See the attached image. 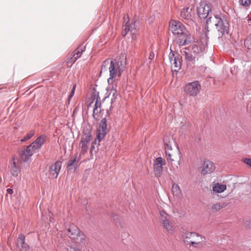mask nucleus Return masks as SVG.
Returning a JSON list of instances; mask_svg holds the SVG:
<instances>
[{
	"instance_id": "25",
	"label": "nucleus",
	"mask_w": 251,
	"mask_h": 251,
	"mask_svg": "<svg viewBox=\"0 0 251 251\" xmlns=\"http://www.w3.org/2000/svg\"><path fill=\"white\" fill-rule=\"evenodd\" d=\"M172 191L174 196L179 199L181 197L182 193L179 186L176 184H173Z\"/></svg>"
},
{
	"instance_id": "9",
	"label": "nucleus",
	"mask_w": 251,
	"mask_h": 251,
	"mask_svg": "<svg viewBox=\"0 0 251 251\" xmlns=\"http://www.w3.org/2000/svg\"><path fill=\"white\" fill-rule=\"evenodd\" d=\"M160 215V221L163 225V227L169 233H173L174 229L172 224L170 222V216L164 211H161Z\"/></svg>"
},
{
	"instance_id": "10",
	"label": "nucleus",
	"mask_w": 251,
	"mask_h": 251,
	"mask_svg": "<svg viewBox=\"0 0 251 251\" xmlns=\"http://www.w3.org/2000/svg\"><path fill=\"white\" fill-rule=\"evenodd\" d=\"M80 154L75 153L74 157H71L67 163V169L68 171H75L80 166Z\"/></svg>"
},
{
	"instance_id": "33",
	"label": "nucleus",
	"mask_w": 251,
	"mask_h": 251,
	"mask_svg": "<svg viewBox=\"0 0 251 251\" xmlns=\"http://www.w3.org/2000/svg\"><path fill=\"white\" fill-rule=\"evenodd\" d=\"M34 134L35 131L34 130L30 131L23 139L21 140V142H23L30 139L34 135Z\"/></svg>"
},
{
	"instance_id": "37",
	"label": "nucleus",
	"mask_w": 251,
	"mask_h": 251,
	"mask_svg": "<svg viewBox=\"0 0 251 251\" xmlns=\"http://www.w3.org/2000/svg\"><path fill=\"white\" fill-rule=\"evenodd\" d=\"M242 161L247 164L249 167L251 168V158H244L242 159Z\"/></svg>"
},
{
	"instance_id": "26",
	"label": "nucleus",
	"mask_w": 251,
	"mask_h": 251,
	"mask_svg": "<svg viewBox=\"0 0 251 251\" xmlns=\"http://www.w3.org/2000/svg\"><path fill=\"white\" fill-rule=\"evenodd\" d=\"M187 49L190 50V52L194 54L195 56H197V55H198L201 51L199 47L196 44H193L190 46Z\"/></svg>"
},
{
	"instance_id": "14",
	"label": "nucleus",
	"mask_w": 251,
	"mask_h": 251,
	"mask_svg": "<svg viewBox=\"0 0 251 251\" xmlns=\"http://www.w3.org/2000/svg\"><path fill=\"white\" fill-rule=\"evenodd\" d=\"M215 169L214 163L210 160H205L202 165L201 175L204 176L212 173Z\"/></svg>"
},
{
	"instance_id": "13",
	"label": "nucleus",
	"mask_w": 251,
	"mask_h": 251,
	"mask_svg": "<svg viewBox=\"0 0 251 251\" xmlns=\"http://www.w3.org/2000/svg\"><path fill=\"white\" fill-rule=\"evenodd\" d=\"M107 124L106 118H103L100 124V129L97 135L99 142L105 136L107 133Z\"/></svg>"
},
{
	"instance_id": "17",
	"label": "nucleus",
	"mask_w": 251,
	"mask_h": 251,
	"mask_svg": "<svg viewBox=\"0 0 251 251\" xmlns=\"http://www.w3.org/2000/svg\"><path fill=\"white\" fill-rule=\"evenodd\" d=\"M176 152V153H174L173 151H170L169 150H167V152H165L166 158L168 161L172 162L177 159L178 157L180 158V152L177 147Z\"/></svg>"
},
{
	"instance_id": "24",
	"label": "nucleus",
	"mask_w": 251,
	"mask_h": 251,
	"mask_svg": "<svg viewBox=\"0 0 251 251\" xmlns=\"http://www.w3.org/2000/svg\"><path fill=\"white\" fill-rule=\"evenodd\" d=\"M226 186L225 184H221L219 183H215L213 185L212 190L214 192L221 193L226 190Z\"/></svg>"
},
{
	"instance_id": "19",
	"label": "nucleus",
	"mask_w": 251,
	"mask_h": 251,
	"mask_svg": "<svg viewBox=\"0 0 251 251\" xmlns=\"http://www.w3.org/2000/svg\"><path fill=\"white\" fill-rule=\"evenodd\" d=\"M182 55L184 56L185 60L187 62L191 64H194L195 62V59L196 56L190 52L189 50L185 48L182 52Z\"/></svg>"
},
{
	"instance_id": "1",
	"label": "nucleus",
	"mask_w": 251,
	"mask_h": 251,
	"mask_svg": "<svg viewBox=\"0 0 251 251\" xmlns=\"http://www.w3.org/2000/svg\"><path fill=\"white\" fill-rule=\"evenodd\" d=\"M126 57L122 54L116 59H106L103 61L100 73L102 72H105L108 69L110 77L108 78V84L113 82V78L117 75L120 76L126 67Z\"/></svg>"
},
{
	"instance_id": "35",
	"label": "nucleus",
	"mask_w": 251,
	"mask_h": 251,
	"mask_svg": "<svg viewBox=\"0 0 251 251\" xmlns=\"http://www.w3.org/2000/svg\"><path fill=\"white\" fill-rule=\"evenodd\" d=\"M170 50H171V52L169 55V60H170V61L171 63V62H172V61H173V60H174V59H176V58H178L179 57V56H175L174 52L172 50L171 47H170Z\"/></svg>"
},
{
	"instance_id": "43",
	"label": "nucleus",
	"mask_w": 251,
	"mask_h": 251,
	"mask_svg": "<svg viewBox=\"0 0 251 251\" xmlns=\"http://www.w3.org/2000/svg\"><path fill=\"white\" fill-rule=\"evenodd\" d=\"M249 226L251 228V219L249 222Z\"/></svg>"
},
{
	"instance_id": "22",
	"label": "nucleus",
	"mask_w": 251,
	"mask_h": 251,
	"mask_svg": "<svg viewBox=\"0 0 251 251\" xmlns=\"http://www.w3.org/2000/svg\"><path fill=\"white\" fill-rule=\"evenodd\" d=\"M192 9H190L189 7L184 8L182 9L180 12V16L182 18L186 20H189L191 19V11Z\"/></svg>"
},
{
	"instance_id": "32",
	"label": "nucleus",
	"mask_w": 251,
	"mask_h": 251,
	"mask_svg": "<svg viewBox=\"0 0 251 251\" xmlns=\"http://www.w3.org/2000/svg\"><path fill=\"white\" fill-rule=\"evenodd\" d=\"M111 94H112V95L111 97V103H112L116 100L117 98L118 93L115 89H112L109 94V96H111Z\"/></svg>"
},
{
	"instance_id": "12",
	"label": "nucleus",
	"mask_w": 251,
	"mask_h": 251,
	"mask_svg": "<svg viewBox=\"0 0 251 251\" xmlns=\"http://www.w3.org/2000/svg\"><path fill=\"white\" fill-rule=\"evenodd\" d=\"M62 162L60 161H57L50 167L49 170V177L52 179L56 178L60 171L61 168Z\"/></svg>"
},
{
	"instance_id": "4",
	"label": "nucleus",
	"mask_w": 251,
	"mask_h": 251,
	"mask_svg": "<svg viewBox=\"0 0 251 251\" xmlns=\"http://www.w3.org/2000/svg\"><path fill=\"white\" fill-rule=\"evenodd\" d=\"M182 239L185 244L194 248L203 247L205 244V237L195 232H184Z\"/></svg>"
},
{
	"instance_id": "16",
	"label": "nucleus",
	"mask_w": 251,
	"mask_h": 251,
	"mask_svg": "<svg viewBox=\"0 0 251 251\" xmlns=\"http://www.w3.org/2000/svg\"><path fill=\"white\" fill-rule=\"evenodd\" d=\"M91 140V128L90 126H85L83 128L81 141L89 144Z\"/></svg>"
},
{
	"instance_id": "8",
	"label": "nucleus",
	"mask_w": 251,
	"mask_h": 251,
	"mask_svg": "<svg viewBox=\"0 0 251 251\" xmlns=\"http://www.w3.org/2000/svg\"><path fill=\"white\" fill-rule=\"evenodd\" d=\"M201 85L199 81H194L186 84L184 87V91L191 96H196L200 92Z\"/></svg>"
},
{
	"instance_id": "36",
	"label": "nucleus",
	"mask_w": 251,
	"mask_h": 251,
	"mask_svg": "<svg viewBox=\"0 0 251 251\" xmlns=\"http://www.w3.org/2000/svg\"><path fill=\"white\" fill-rule=\"evenodd\" d=\"M240 3L244 6H248L251 3V0H239Z\"/></svg>"
},
{
	"instance_id": "31",
	"label": "nucleus",
	"mask_w": 251,
	"mask_h": 251,
	"mask_svg": "<svg viewBox=\"0 0 251 251\" xmlns=\"http://www.w3.org/2000/svg\"><path fill=\"white\" fill-rule=\"evenodd\" d=\"M101 113V108H94L93 112V117L96 120H98Z\"/></svg>"
},
{
	"instance_id": "39",
	"label": "nucleus",
	"mask_w": 251,
	"mask_h": 251,
	"mask_svg": "<svg viewBox=\"0 0 251 251\" xmlns=\"http://www.w3.org/2000/svg\"><path fill=\"white\" fill-rule=\"evenodd\" d=\"M75 85H74L73 86V89L71 92V93L70 94V96H69V99H70L74 95V93H75Z\"/></svg>"
},
{
	"instance_id": "21",
	"label": "nucleus",
	"mask_w": 251,
	"mask_h": 251,
	"mask_svg": "<svg viewBox=\"0 0 251 251\" xmlns=\"http://www.w3.org/2000/svg\"><path fill=\"white\" fill-rule=\"evenodd\" d=\"M165 148V152H167V150H169L170 151H172V146H176V142L174 141V139L170 137H165L164 140Z\"/></svg>"
},
{
	"instance_id": "23",
	"label": "nucleus",
	"mask_w": 251,
	"mask_h": 251,
	"mask_svg": "<svg viewBox=\"0 0 251 251\" xmlns=\"http://www.w3.org/2000/svg\"><path fill=\"white\" fill-rule=\"evenodd\" d=\"M171 64V69L175 72H178L181 67V61L179 56L174 59Z\"/></svg>"
},
{
	"instance_id": "29",
	"label": "nucleus",
	"mask_w": 251,
	"mask_h": 251,
	"mask_svg": "<svg viewBox=\"0 0 251 251\" xmlns=\"http://www.w3.org/2000/svg\"><path fill=\"white\" fill-rule=\"evenodd\" d=\"M94 100H96L94 108H101V101L99 95V93L95 94Z\"/></svg>"
},
{
	"instance_id": "11",
	"label": "nucleus",
	"mask_w": 251,
	"mask_h": 251,
	"mask_svg": "<svg viewBox=\"0 0 251 251\" xmlns=\"http://www.w3.org/2000/svg\"><path fill=\"white\" fill-rule=\"evenodd\" d=\"M124 17V23L125 25L122 32L123 36H126L127 33L130 31V33L133 35H135L136 27L135 26V23H132L131 24H128L129 18L128 15H126Z\"/></svg>"
},
{
	"instance_id": "20",
	"label": "nucleus",
	"mask_w": 251,
	"mask_h": 251,
	"mask_svg": "<svg viewBox=\"0 0 251 251\" xmlns=\"http://www.w3.org/2000/svg\"><path fill=\"white\" fill-rule=\"evenodd\" d=\"M227 204L224 202L213 203L209 205L210 209L212 212H216L222 208L226 207Z\"/></svg>"
},
{
	"instance_id": "44",
	"label": "nucleus",
	"mask_w": 251,
	"mask_h": 251,
	"mask_svg": "<svg viewBox=\"0 0 251 251\" xmlns=\"http://www.w3.org/2000/svg\"><path fill=\"white\" fill-rule=\"evenodd\" d=\"M92 148H94V147L93 146H91Z\"/></svg>"
},
{
	"instance_id": "38",
	"label": "nucleus",
	"mask_w": 251,
	"mask_h": 251,
	"mask_svg": "<svg viewBox=\"0 0 251 251\" xmlns=\"http://www.w3.org/2000/svg\"><path fill=\"white\" fill-rule=\"evenodd\" d=\"M77 59L76 57H75L73 56L71 58H70L67 62L68 64H70L71 65H72L76 61Z\"/></svg>"
},
{
	"instance_id": "15",
	"label": "nucleus",
	"mask_w": 251,
	"mask_h": 251,
	"mask_svg": "<svg viewBox=\"0 0 251 251\" xmlns=\"http://www.w3.org/2000/svg\"><path fill=\"white\" fill-rule=\"evenodd\" d=\"M163 159L161 157L155 159L154 163V171L155 176L159 177L161 176L163 171Z\"/></svg>"
},
{
	"instance_id": "40",
	"label": "nucleus",
	"mask_w": 251,
	"mask_h": 251,
	"mask_svg": "<svg viewBox=\"0 0 251 251\" xmlns=\"http://www.w3.org/2000/svg\"><path fill=\"white\" fill-rule=\"evenodd\" d=\"M154 57V54L153 52H151L149 55V59L152 60Z\"/></svg>"
},
{
	"instance_id": "2",
	"label": "nucleus",
	"mask_w": 251,
	"mask_h": 251,
	"mask_svg": "<svg viewBox=\"0 0 251 251\" xmlns=\"http://www.w3.org/2000/svg\"><path fill=\"white\" fill-rule=\"evenodd\" d=\"M170 30L175 36L176 43L179 46H185L191 41V35L185 26L179 21L172 20L170 23Z\"/></svg>"
},
{
	"instance_id": "30",
	"label": "nucleus",
	"mask_w": 251,
	"mask_h": 251,
	"mask_svg": "<svg viewBox=\"0 0 251 251\" xmlns=\"http://www.w3.org/2000/svg\"><path fill=\"white\" fill-rule=\"evenodd\" d=\"M79 146L81 150V152H83V153L87 152L88 148H89V144L87 143H85V142H83V141L80 140V143H79Z\"/></svg>"
},
{
	"instance_id": "28",
	"label": "nucleus",
	"mask_w": 251,
	"mask_h": 251,
	"mask_svg": "<svg viewBox=\"0 0 251 251\" xmlns=\"http://www.w3.org/2000/svg\"><path fill=\"white\" fill-rule=\"evenodd\" d=\"M85 50V47H79L74 51L73 56L77 59L79 58L82 54V52Z\"/></svg>"
},
{
	"instance_id": "27",
	"label": "nucleus",
	"mask_w": 251,
	"mask_h": 251,
	"mask_svg": "<svg viewBox=\"0 0 251 251\" xmlns=\"http://www.w3.org/2000/svg\"><path fill=\"white\" fill-rule=\"evenodd\" d=\"M15 159H13V163L11 164L10 166V170L11 174L13 176H18V173L19 171V168L16 165V162L15 161Z\"/></svg>"
},
{
	"instance_id": "6",
	"label": "nucleus",
	"mask_w": 251,
	"mask_h": 251,
	"mask_svg": "<svg viewBox=\"0 0 251 251\" xmlns=\"http://www.w3.org/2000/svg\"><path fill=\"white\" fill-rule=\"evenodd\" d=\"M66 235L75 242L81 245L85 244V236L74 224H71L67 229Z\"/></svg>"
},
{
	"instance_id": "7",
	"label": "nucleus",
	"mask_w": 251,
	"mask_h": 251,
	"mask_svg": "<svg viewBox=\"0 0 251 251\" xmlns=\"http://www.w3.org/2000/svg\"><path fill=\"white\" fill-rule=\"evenodd\" d=\"M210 8L208 4L205 3H201L197 8V12L199 17L201 19H205L207 18L206 21V24H209V23H211V20L213 18L209 15V11Z\"/></svg>"
},
{
	"instance_id": "18",
	"label": "nucleus",
	"mask_w": 251,
	"mask_h": 251,
	"mask_svg": "<svg viewBox=\"0 0 251 251\" xmlns=\"http://www.w3.org/2000/svg\"><path fill=\"white\" fill-rule=\"evenodd\" d=\"M17 242L18 245L19 246L20 249L22 251H28L29 247L25 242V236L23 234H20L19 235Z\"/></svg>"
},
{
	"instance_id": "45",
	"label": "nucleus",
	"mask_w": 251,
	"mask_h": 251,
	"mask_svg": "<svg viewBox=\"0 0 251 251\" xmlns=\"http://www.w3.org/2000/svg\"><path fill=\"white\" fill-rule=\"evenodd\" d=\"M250 20H251V18Z\"/></svg>"
},
{
	"instance_id": "42",
	"label": "nucleus",
	"mask_w": 251,
	"mask_h": 251,
	"mask_svg": "<svg viewBox=\"0 0 251 251\" xmlns=\"http://www.w3.org/2000/svg\"><path fill=\"white\" fill-rule=\"evenodd\" d=\"M7 191L10 194H12L13 193V190L11 189H10V188L7 189Z\"/></svg>"
},
{
	"instance_id": "34",
	"label": "nucleus",
	"mask_w": 251,
	"mask_h": 251,
	"mask_svg": "<svg viewBox=\"0 0 251 251\" xmlns=\"http://www.w3.org/2000/svg\"><path fill=\"white\" fill-rule=\"evenodd\" d=\"M245 46L249 49H251V34L250 36L245 40Z\"/></svg>"
},
{
	"instance_id": "41",
	"label": "nucleus",
	"mask_w": 251,
	"mask_h": 251,
	"mask_svg": "<svg viewBox=\"0 0 251 251\" xmlns=\"http://www.w3.org/2000/svg\"><path fill=\"white\" fill-rule=\"evenodd\" d=\"M70 251H80V250L75 248H71Z\"/></svg>"
},
{
	"instance_id": "3",
	"label": "nucleus",
	"mask_w": 251,
	"mask_h": 251,
	"mask_svg": "<svg viewBox=\"0 0 251 251\" xmlns=\"http://www.w3.org/2000/svg\"><path fill=\"white\" fill-rule=\"evenodd\" d=\"M46 139L47 136L45 135L39 136L33 142L20 152L21 159L24 162L28 161L36 151L41 149Z\"/></svg>"
},
{
	"instance_id": "5",
	"label": "nucleus",
	"mask_w": 251,
	"mask_h": 251,
	"mask_svg": "<svg viewBox=\"0 0 251 251\" xmlns=\"http://www.w3.org/2000/svg\"><path fill=\"white\" fill-rule=\"evenodd\" d=\"M211 22H213L215 24L218 31L219 38H221L224 35L228 34L229 24L226 17L224 15H214Z\"/></svg>"
}]
</instances>
